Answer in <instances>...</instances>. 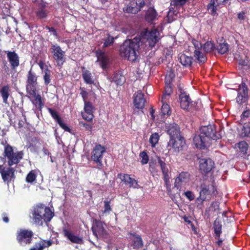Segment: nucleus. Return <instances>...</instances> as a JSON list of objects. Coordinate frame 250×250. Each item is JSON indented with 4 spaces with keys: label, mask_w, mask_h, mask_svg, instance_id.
<instances>
[{
    "label": "nucleus",
    "mask_w": 250,
    "mask_h": 250,
    "mask_svg": "<svg viewBox=\"0 0 250 250\" xmlns=\"http://www.w3.org/2000/svg\"><path fill=\"white\" fill-rule=\"evenodd\" d=\"M0 144L4 146V151L2 153L3 157H1V158L2 160H6L8 166L6 169L3 167L1 172V175L4 182H10L15 178L16 169L12 166L17 165L20 162L23 158L24 153L22 151L14 152L13 146L9 144L5 140L1 141Z\"/></svg>",
    "instance_id": "1"
},
{
    "label": "nucleus",
    "mask_w": 250,
    "mask_h": 250,
    "mask_svg": "<svg viewBox=\"0 0 250 250\" xmlns=\"http://www.w3.org/2000/svg\"><path fill=\"white\" fill-rule=\"evenodd\" d=\"M140 46V39L134 37L132 40H126L120 48V56L132 62L137 59L136 51Z\"/></svg>",
    "instance_id": "2"
},
{
    "label": "nucleus",
    "mask_w": 250,
    "mask_h": 250,
    "mask_svg": "<svg viewBox=\"0 0 250 250\" xmlns=\"http://www.w3.org/2000/svg\"><path fill=\"white\" fill-rule=\"evenodd\" d=\"M34 223L42 226L43 222H49L54 215L51 209L42 204H39L34 207L32 212Z\"/></svg>",
    "instance_id": "3"
},
{
    "label": "nucleus",
    "mask_w": 250,
    "mask_h": 250,
    "mask_svg": "<svg viewBox=\"0 0 250 250\" xmlns=\"http://www.w3.org/2000/svg\"><path fill=\"white\" fill-rule=\"evenodd\" d=\"M160 33L157 29L154 28L149 31L147 29L141 32L138 37L136 38L140 39V42L147 43L149 47L152 48L159 42Z\"/></svg>",
    "instance_id": "4"
},
{
    "label": "nucleus",
    "mask_w": 250,
    "mask_h": 250,
    "mask_svg": "<svg viewBox=\"0 0 250 250\" xmlns=\"http://www.w3.org/2000/svg\"><path fill=\"white\" fill-rule=\"evenodd\" d=\"M34 235L31 229H21L16 232V240L21 247H25L32 243Z\"/></svg>",
    "instance_id": "5"
},
{
    "label": "nucleus",
    "mask_w": 250,
    "mask_h": 250,
    "mask_svg": "<svg viewBox=\"0 0 250 250\" xmlns=\"http://www.w3.org/2000/svg\"><path fill=\"white\" fill-rule=\"evenodd\" d=\"M106 148L100 144L95 145L91 153V159L97 164V168L101 169L103 167L102 159Z\"/></svg>",
    "instance_id": "6"
},
{
    "label": "nucleus",
    "mask_w": 250,
    "mask_h": 250,
    "mask_svg": "<svg viewBox=\"0 0 250 250\" xmlns=\"http://www.w3.org/2000/svg\"><path fill=\"white\" fill-rule=\"evenodd\" d=\"M105 224L100 220L94 219L91 229L93 235L97 238H107L108 233L104 226Z\"/></svg>",
    "instance_id": "7"
},
{
    "label": "nucleus",
    "mask_w": 250,
    "mask_h": 250,
    "mask_svg": "<svg viewBox=\"0 0 250 250\" xmlns=\"http://www.w3.org/2000/svg\"><path fill=\"white\" fill-rule=\"evenodd\" d=\"M200 133L207 139L210 141L211 139L217 140L222 138L220 133H217L216 125L214 124L202 126L200 129Z\"/></svg>",
    "instance_id": "8"
},
{
    "label": "nucleus",
    "mask_w": 250,
    "mask_h": 250,
    "mask_svg": "<svg viewBox=\"0 0 250 250\" xmlns=\"http://www.w3.org/2000/svg\"><path fill=\"white\" fill-rule=\"evenodd\" d=\"M26 81V90L27 94H35V90L36 89L37 85L38 76L36 73L31 68L28 71Z\"/></svg>",
    "instance_id": "9"
},
{
    "label": "nucleus",
    "mask_w": 250,
    "mask_h": 250,
    "mask_svg": "<svg viewBox=\"0 0 250 250\" xmlns=\"http://www.w3.org/2000/svg\"><path fill=\"white\" fill-rule=\"evenodd\" d=\"M179 89L181 92L179 96L181 107L185 110L190 112L196 110L197 108L194 105L196 103H193V102L191 101L189 96L187 95L185 92H183L181 88H179Z\"/></svg>",
    "instance_id": "10"
},
{
    "label": "nucleus",
    "mask_w": 250,
    "mask_h": 250,
    "mask_svg": "<svg viewBox=\"0 0 250 250\" xmlns=\"http://www.w3.org/2000/svg\"><path fill=\"white\" fill-rule=\"evenodd\" d=\"M50 49L53 58L56 61L57 65L62 66L65 61V52L57 44H52Z\"/></svg>",
    "instance_id": "11"
},
{
    "label": "nucleus",
    "mask_w": 250,
    "mask_h": 250,
    "mask_svg": "<svg viewBox=\"0 0 250 250\" xmlns=\"http://www.w3.org/2000/svg\"><path fill=\"white\" fill-rule=\"evenodd\" d=\"M200 188L213 196H215L218 193L217 186L213 177L204 179L203 182L200 184Z\"/></svg>",
    "instance_id": "12"
},
{
    "label": "nucleus",
    "mask_w": 250,
    "mask_h": 250,
    "mask_svg": "<svg viewBox=\"0 0 250 250\" xmlns=\"http://www.w3.org/2000/svg\"><path fill=\"white\" fill-rule=\"evenodd\" d=\"M186 146V141L183 136L170 139L167 144L169 151L172 150L175 153L182 150Z\"/></svg>",
    "instance_id": "13"
},
{
    "label": "nucleus",
    "mask_w": 250,
    "mask_h": 250,
    "mask_svg": "<svg viewBox=\"0 0 250 250\" xmlns=\"http://www.w3.org/2000/svg\"><path fill=\"white\" fill-rule=\"evenodd\" d=\"M190 179V174L187 171H183L178 174L175 179L174 187L180 189L188 183Z\"/></svg>",
    "instance_id": "14"
},
{
    "label": "nucleus",
    "mask_w": 250,
    "mask_h": 250,
    "mask_svg": "<svg viewBox=\"0 0 250 250\" xmlns=\"http://www.w3.org/2000/svg\"><path fill=\"white\" fill-rule=\"evenodd\" d=\"M214 167V163L210 158H202L199 161V169L203 174H207Z\"/></svg>",
    "instance_id": "15"
},
{
    "label": "nucleus",
    "mask_w": 250,
    "mask_h": 250,
    "mask_svg": "<svg viewBox=\"0 0 250 250\" xmlns=\"http://www.w3.org/2000/svg\"><path fill=\"white\" fill-rule=\"evenodd\" d=\"M248 98V88L246 83L242 82L238 89V94L236 101L239 104L245 103Z\"/></svg>",
    "instance_id": "16"
},
{
    "label": "nucleus",
    "mask_w": 250,
    "mask_h": 250,
    "mask_svg": "<svg viewBox=\"0 0 250 250\" xmlns=\"http://www.w3.org/2000/svg\"><path fill=\"white\" fill-rule=\"evenodd\" d=\"M229 0H210L207 5V10L208 13L212 16H215L217 14L218 8L221 7L225 5Z\"/></svg>",
    "instance_id": "17"
},
{
    "label": "nucleus",
    "mask_w": 250,
    "mask_h": 250,
    "mask_svg": "<svg viewBox=\"0 0 250 250\" xmlns=\"http://www.w3.org/2000/svg\"><path fill=\"white\" fill-rule=\"evenodd\" d=\"M213 195L208 192H205L203 189L200 188L199 196L195 199V204L197 208L202 210L204 207V202L209 201Z\"/></svg>",
    "instance_id": "18"
},
{
    "label": "nucleus",
    "mask_w": 250,
    "mask_h": 250,
    "mask_svg": "<svg viewBox=\"0 0 250 250\" xmlns=\"http://www.w3.org/2000/svg\"><path fill=\"white\" fill-rule=\"evenodd\" d=\"M131 241V246L134 250H140L144 247V242L141 235L136 232H128Z\"/></svg>",
    "instance_id": "19"
},
{
    "label": "nucleus",
    "mask_w": 250,
    "mask_h": 250,
    "mask_svg": "<svg viewBox=\"0 0 250 250\" xmlns=\"http://www.w3.org/2000/svg\"><path fill=\"white\" fill-rule=\"evenodd\" d=\"M62 234L71 243L82 245L83 243V238L79 235H75L71 230L63 228L62 229Z\"/></svg>",
    "instance_id": "20"
},
{
    "label": "nucleus",
    "mask_w": 250,
    "mask_h": 250,
    "mask_svg": "<svg viewBox=\"0 0 250 250\" xmlns=\"http://www.w3.org/2000/svg\"><path fill=\"white\" fill-rule=\"evenodd\" d=\"M84 104V112L82 113V117L85 121L90 122L94 118V106L90 102H85Z\"/></svg>",
    "instance_id": "21"
},
{
    "label": "nucleus",
    "mask_w": 250,
    "mask_h": 250,
    "mask_svg": "<svg viewBox=\"0 0 250 250\" xmlns=\"http://www.w3.org/2000/svg\"><path fill=\"white\" fill-rule=\"evenodd\" d=\"M146 99L144 98V94L141 91L138 90L133 95V104L136 108L142 109L144 108Z\"/></svg>",
    "instance_id": "22"
},
{
    "label": "nucleus",
    "mask_w": 250,
    "mask_h": 250,
    "mask_svg": "<svg viewBox=\"0 0 250 250\" xmlns=\"http://www.w3.org/2000/svg\"><path fill=\"white\" fill-rule=\"evenodd\" d=\"M7 57L11 69L15 70L20 65V57L15 51H7Z\"/></svg>",
    "instance_id": "23"
},
{
    "label": "nucleus",
    "mask_w": 250,
    "mask_h": 250,
    "mask_svg": "<svg viewBox=\"0 0 250 250\" xmlns=\"http://www.w3.org/2000/svg\"><path fill=\"white\" fill-rule=\"evenodd\" d=\"M47 110L51 117L56 121L62 129L66 131L70 132V128L62 122L58 112L55 109L52 108H48Z\"/></svg>",
    "instance_id": "24"
},
{
    "label": "nucleus",
    "mask_w": 250,
    "mask_h": 250,
    "mask_svg": "<svg viewBox=\"0 0 250 250\" xmlns=\"http://www.w3.org/2000/svg\"><path fill=\"white\" fill-rule=\"evenodd\" d=\"M166 129L167 134L170 137V139H174L178 137L182 136L181 134L180 128L176 123H172L166 126Z\"/></svg>",
    "instance_id": "25"
},
{
    "label": "nucleus",
    "mask_w": 250,
    "mask_h": 250,
    "mask_svg": "<svg viewBox=\"0 0 250 250\" xmlns=\"http://www.w3.org/2000/svg\"><path fill=\"white\" fill-rule=\"evenodd\" d=\"M96 56L100 62L102 68L103 69H105L109 63V58L108 55L104 51L98 49L96 51Z\"/></svg>",
    "instance_id": "26"
},
{
    "label": "nucleus",
    "mask_w": 250,
    "mask_h": 250,
    "mask_svg": "<svg viewBox=\"0 0 250 250\" xmlns=\"http://www.w3.org/2000/svg\"><path fill=\"white\" fill-rule=\"evenodd\" d=\"M193 142L197 148L204 149L208 144L209 140L200 133V134L195 135L193 139Z\"/></svg>",
    "instance_id": "27"
},
{
    "label": "nucleus",
    "mask_w": 250,
    "mask_h": 250,
    "mask_svg": "<svg viewBox=\"0 0 250 250\" xmlns=\"http://www.w3.org/2000/svg\"><path fill=\"white\" fill-rule=\"evenodd\" d=\"M118 178L120 179L122 182L125 184L129 185V187L133 188H138L139 186L138 181L130 177V175L128 174H122L121 173L118 174Z\"/></svg>",
    "instance_id": "28"
},
{
    "label": "nucleus",
    "mask_w": 250,
    "mask_h": 250,
    "mask_svg": "<svg viewBox=\"0 0 250 250\" xmlns=\"http://www.w3.org/2000/svg\"><path fill=\"white\" fill-rule=\"evenodd\" d=\"M229 45L223 37L218 39L217 50L220 54H224L229 51Z\"/></svg>",
    "instance_id": "29"
},
{
    "label": "nucleus",
    "mask_w": 250,
    "mask_h": 250,
    "mask_svg": "<svg viewBox=\"0 0 250 250\" xmlns=\"http://www.w3.org/2000/svg\"><path fill=\"white\" fill-rule=\"evenodd\" d=\"M82 71V77L85 83L88 84H92L94 83L91 73L87 70L84 66L81 67Z\"/></svg>",
    "instance_id": "30"
},
{
    "label": "nucleus",
    "mask_w": 250,
    "mask_h": 250,
    "mask_svg": "<svg viewBox=\"0 0 250 250\" xmlns=\"http://www.w3.org/2000/svg\"><path fill=\"white\" fill-rule=\"evenodd\" d=\"M110 81L115 83L117 85H122L125 83V79L124 76L119 71L113 74Z\"/></svg>",
    "instance_id": "31"
},
{
    "label": "nucleus",
    "mask_w": 250,
    "mask_h": 250,
    "mask_svg": "<svg viewBox=\"0 0 250 250\" xmlns=\"http://www.w3.org/2000/svg\"><path fill=\"white\" fill-rule=\"evenodd\" d=\"M10 88L9 85H5L0 88V94L2 98V102L5 104H8V99L10 95Z\"/></svg>",
    "instance_id": "32"
},
{
    "label": "nucleus",
    "mask_w": 250,
    "mask_h": 250,
    "mask_svg": "<svg viewBox=\"0 0 250 250\" xmlns=\"http://www.w3.org/2000/svg\"><path fill=\"white\" fill-rule=\"evenodd\" d=\"M222 225L221 221L218 218H216L213 225V228L214 231V237L215 239H217L220 237L221 234L222 232Z\"/></svg>",
    "instance_id": "33"
},
{
    "label": "nucleus",
    "mask_w": 250,
    "mask_h": 250,
    "mask_svg": "<svg viewBox=\"0 0 250 250\" xmlns=\"http://www.w3.org/2000/svg\"><path fill=\"white\" fill-rule=\"evenodd\" d=\"M138 9L134 0L130 1L128 4L125 5L123 8V10L125 12L134 14L138 13L139 11Z\"/></svg>",
    "instance_id": "34"
},
{
    "label": "nucleus",
    "mask_w": 250,
    "mask_h": 250,
    "mask_svg": "<svg viewBox=\"0 0 250 250\" xmlns=\"http://www.w3.org/2000/svg\"><path fill=\"white\" fill-rule=\"evenodd\" d=\"M157 16L156 11L154 7H149L146 11L145 15V20L148 22H152Z\"/></svg>",
    "instance_id": "35"
},
{
    "label": "nucleus",
    "mask_w": 250,
    "mask_h": 250,
    "mask_svg": "<svg viewBox=\"0 0 250 250\" xmlns=\"http://www.w3.org/2000/svg\"><path fill=\"white\" fill-rule=\"evenodd\" d=\"M180 62L185 67L190 66L192 63L193 58L184 54L180 55L179 58Z\"/></svg>",
    "instance_id": "36"
},
{
    "label": "nucleus",
    "mask_w": 250,
    "mask_h": 250,
    "mask_svg": "<svg viewBox=\"0 0 250 250\" xmlns=\"http://www.w3.org/2000/svg\"><path fill=\"white\" fill-rule=\"evenodd\" d=\"M158 163L160 167L161 170L163 173V175L165 176L168 175L169 173L168 167H169L168 164H167L164 161H163L160 157H157Z\"/></svg>",
    "instance_id": "37"
},
{
    "label": "nucleus",
    "mask_w": 250,
    "mask_h": 250,
    "mask_svg": "<svg viewBox=\"0 0 250 250\" xmlns=\"http://www.w3.org/2000/svg\"><path fill=\"white\" fill-rule=\"evenodd\" d=\"M30 96L34 97L35 98V102L34 104H35L36 106L38 108L41 109L43 106V103L42 101V97L39 94H37L36 89L35 90V94H28Z\"/></svg>",
    "instance_id": "38"
},
{
    "label": "nucleus",
    "mask_w": 250,
    "mask_h": 250,
    "mask_svg": "<svg viewBox=\"0 0 250 250\" xmlns=\"http://www.w3.org/2000/svg\"><path fill=\"white\" fill-rule=\"evenodd\" d=\"M194 55L199 63H204L207 61L206 56L199 50H195Z\"/></svg>",
    "instance_id": "39"
},
{
    "label": "nucleus",
    "mask_w": 250,
    "mask_h": 250,
    "mask_svg": "<svg viewBox=\"0 0 250 250\" xmlns=\"http://www.w3.org/2000/svg\"><path fill=\"white\" fill-rule=\"evenodd\" d=\"M115 38L111 36L109 34H107V37L104 40L103 45V48L108 47L113 44L114 42Z\"/></svg>",
    "instance_id": "40"
},
{
    "label": "nucleus",
    "mask_w": 250,
    "mask_h": 250,
    "mask_svg": "<svg viewBox=\"0 0 250 250\" xmlns=\"http://www.w3.org/2000/svg\"><path fill=\"white\" fill-rule=\"evenodd\" d=\"M47 14L48 12L45 9L44 7L40 8L36 12L37 17L40 19L46 18L47 16Z\"/></svg>",
    "instance_id": "41"
},
{
    "label": "nucleus",
    "mask_w": 250,
    "mask_h": 250,
    "mask_svg": "<svg viewBox=\"0 0 250 250\" xmlns=\"http://www.w3.org/2000/svg\"><path fill=\"white\" fill-rule=\"evenodd\" d=\"M203 49L205 52L208 53L213 51L216 49L215 44L211 42H206L203 46Z\"/></svg>",
    "instance_id": "42"
},
{
    "label": "nucleus",
    "mask_w": 250,
    "mask_h": 250,
    "mask_svg": "<svg viewBox=\"0 0 250 250\" xmlns=\"http://www.w3.org/2000/svg\"><path fill=\"white\" fill-rule=\"evenodd\" d=\"M159 139V135L158 133H152L150 138L149 142L151 144L152 147H154L155 146L156 144L158 143Z\"/></svg>",
    "instance_id": "43"
},
{
    "label": "nucleus",
    "mask_w": 250,
    "mask_h": 250,
    "mask_svg": "<svg viewBox=\"0 0 250 250\" xmlns=\"http://www.w3.org/2000/svg\"><path fill=\"white\" fill-rule=\"evenodd\" d=\"M37 178V175L35 170L30 171L26 177V181L27 183H32L34 182Z\"/></svg>",
    "instance_id": "44"
},
{
    "label": "nucleus",
    "mask_w": 250,
    "mask_h": 250,
    "mask_svg": "<svg viewBox=\"0 0 250 250\" xmlns=\"http://www.w3.org/2000/svg\"><path fill=\"white\" fill-rule=\"evenodd\" d=\"M161 113L163 115H169L171 113V109L168 104H162L161 109Z\"/></svg>",
    "instance_id": "45"
},
{
    "label": "nucleus",
    "mask_w": 250,
    "mask_h": 250,
    "mask_svg": "<svg viewBox=\"0 0 250 250\" xmlns=\"http://www.w3.org/2000/svg\"><path fill=\"white\" fill-rule=\"evenodd\" d=\"M51 71L48 68L45 69L44 71L43 80L45 85H47L51 82Z\"/></svg>",
    "instance_id": "46"
},
{
    "label": "nucleus",
    "mask_w": 250,
    "mask_h": 250,
    "mask_svg": "<svg viewBox=\"0 0 250 250\" xmlns=\"http://www.w3.org/2000/svg\"><path fill=\"white\" fill-rule=\"evenodd\" d=\"M149 171L153 175L157 174L158 169L156 163L150 162L149 163Z\"/></svg>",
    "instance_id": "47"
},
{
    "label": "nucleus",
    "mask_w": 250,
    "mask_h": 250,
    "mask_svg": "<svg viewBox=\"0 0 250 250\" xmlns=\"http://www.w3.org/2000/svg\"><path fill=\"white\" fill-rule=\"evenodd\" d=\"M139 156L142 158L141 163L142 165L146 164L149 161V157L146 150H144L140 153Z\"/></svg>",
    "instance_id": "48"
},
{
    "label": "nucleus",
    "mask_w": 250,
    "mask_h": 250,
    "mask_svg": "<svg viewBox=\"0 0 250 250\" xmlns=\"http://www.w3.org/2000/svg\"><path fill=\"white\" fill-rule=\"evenodd\" d=\"M175 77V74L173 72H169L165 77V83L167 84H172V82Z\"/></svg>",
    "instance_id": "49"
},
{
    "label": "nucleus",
    "mask_w": 250,
    "mask_h": 250,
    "mask_svg": "<svg viewBox=\"0 0 250 250\" xmlns=\"http://www.w3.org/2000/svg\"><path fill=\"white\" fill-rule=\"evenodd\" d=\"M243 133L245 136L250 137V122L244 124L243 128Z\"/></svg>",
    "instance_id": "50"
},
{
    "label": "nucleus",
    "mask_w": 250,
    "mask_h": 250,
    "mask_svg": "<svg viewBox=\"0 0 250 250\" xmlns=\"http://www.w3.org/2000/svg\"><path fill=\"white\" fill-rule=\"evenodd\" d=\"M187 0H171L170 4L174 6H181L185 4Z\"/></svg>",
    "instance_id": "51"
},
{
    "label": "nucleus",
    "mask_w": 250,
    "mask_h": 250,
    "mask_svg": "<svg viewBox=\"0 0 250 250\" xmlns=\"http://www.w3.org/2000/svg\"><path fill=\"white\" fill-rule=\"evenodd\" d=\"M110 204V201H104V210L103 211V213H109L112 210Z\"/></svg>",
    "instance_id": "52"
},
{
    "label": "nucleus",
    "mask_w": 250,
    "mask_h": 250,
    "mask_svg": "<svg viewBox=\"0 0 250 250\" xmlns=\"http://www.w3.org/2000/svg\"><path fill=\"white\" fill-rule=\"evenodd\" d=\"M79 125L81 127H83L86 130L91 132L92 129V125L89 123L81 121L79 122Z\"/></svg>",
    "instance_id": "53"
},
{
    "label": "nucleus",
    "mask_w": 250,
    "mask_h": 250,
    "mask_svg": "<svg viewBox=\"0 0 250 250\" xmlns=\"http://www.w3.org/2000/svg\"><path fill=\"white\" fill-rule=\"evenodd\" d=\"M136 7L139 12L145 6L146 2L145 0H135V1Z\"/></svg>",
    "instance_id": "54"
},
{
    "label": "nucleus",
    "mask_w": 250,
    "mask_h": 250,
    "mask_svg": "<svg viewBox=\"0 0 250 250\" xmlns=\"http://www.w3.org/2000/svg\"><path fill=\"white\" fill-rule=\"evenodd\" d=\"M184 195L190 201L193 200L195 199V195L193 192L190 190H188L184 192Z\"/></svg>",
    "instance_id": "55"
},
{
    "label": "nucleus",
    "mask_w": 250,
    "mask_h": 250,
    "mask_svg": "<svg viewBox=\"0 0 250 250\" xmlns=\"http://www.w3.org/2000/svg\"><path fill=\"white\" fill-rule=\"evenodd\" d=\"M80 89L81 90L80 94L83 98L84 103H85V102H87L86 100L88 98V92L85 90V89L84 87H80Z\"/></svg>",
    "instance_id": "56"
},
{
    "label": "nucleus",
    "mask_w": 250,
    "mask_h": 250,
    "mask_svg": "<svg viewBox=\"0 0 250 250\" xmlns=\"http://www.w3.org/2000/svg\"><path fill=\"white\" fill-rule=\"evenodd\" d=\"M248 144L245 142H241L238 144V147L242 152L246 153L248 150Z\"/></svg>",
    "instance_id": "57"
},
{
    "label": "nucleus",
    "mask_w": 250,
    "mask_h": 250,
    "mask_svg": "<svg viewBox=\"0 0 250 250\" xmlns=\"http://www.w3.org/2000/svg\"><path fill=\"white\" fill-rule=\"evenodd\" d=\"M2 69L7 75L10 74V68L7 62L5 60L2 61Z\"/></svg>",
    "instance_id": "58"
},
{
    "label": "nucleus",
    "mask_w": 250,
    "mask_h": 250,
    "mask_svg": "<svg viewBox=\"0 0 250 250\" xmlns=\"http://www.w3.org/2000/svg\"><path fill=\"white\" fill-rule=\"evenodd\" d=\"M173 92L172 84H167L165 83V89L164 93L170 95Z\"/></svg>",
    "instance_id": "59"
},
{
    "label": "nucleus",
    "mask_w": 250,
    "mask_h": 250,
    "mask_svg": "<svg viewBox=\"0 0 250 250\" xmlns=\"http://www.w3.org/2000/svg\"><path fill=\"white\" fill-rule=\"evenodd\" d=\"M191 42L195 48V50H199L202 47L201 43L197 40L193 39Z\"/></svg>",
    "instance_id": "60"
},
{
    "label": "nucleus",
    "mask_w": 250,
    "mask_h": 250,
    "mask_svg": "<svg viewBox=\"0 0 250 250\" xmlns=\"http://www.w3.org/2000/svg\"><path fill=\"white\" fill-rule=\"evenodd\" d=\"M37 243L42 244L44 249L46 247H49L51 246L53 242L51 240H41L37 242Z\"/></svg>",
    "instance_id": "61"
},
{
    "label": "nucleus",
    "mask_w": 250,
    "mask_h": 250,
    "mask_svg": "<svg viewBox=\"0 0 250 250\" xmlns=\"http://www.w3.org/2000/svg\"><path fill=\"white\" fill-rule=\"evenodd\" d=\"M43 249L44 247L42 244L36 243L29 250H43Z\"/></svg>",
    "instance_id": "62"
},
{
    "label": "nucleus",
    "mask_w": 250,
    "mask_h": 250,
    "mask_svg": "<svg viewBox=\"0 0 250 250\" xmlns=\"http://www.w3.org/2000/svg\"><path fill=\"white\" fill-rule=\"evenodd\" d=\"M170 95L163 93L162 96L161 102L162 104H168L169 100Z\"/></svg>",
    "instance_id": "63"
},
{
    "label": "nucleus",
    "mask_w": 250,
    "mask_h": 250,
    "mask_svg": "<svg viewBox=\"0 0 250 250\" xmlns=\"http://www.w3.org/2000/svg\"><path fill=\"white\" fill-rule=\"evenodd\" d=\"M250 111L245 110L243 112V113L241 116V120H246L250 117Z\"/></svg>",
    "instance_id": "64"
}]
</instances>
